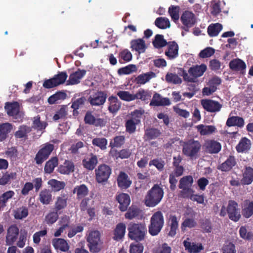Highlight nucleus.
<instances>
[{
    "instance_id": "nucleus-43",
    "label": "nucleus",
    "mask_w": 253,
    "mask_h": 253,
    "mask_svg": "<svg viewBox=\"0 0 253 253\" xmlns=\"http://www.w3.org/2000/svg\"><path fill=\"white\" fill-rule=\"evenodd\" d=\"M222 26L219 23H215L210 25L208 28V32L211 37L216 36L221 31Z\"/></svg>"
},
{
    "instance_id": "nucleus-54",
    "label": "nucleus",
    "mask_w": 253,
    "mask_h": 253,
    "mask_svg": "<svg viewBox=\"0 0 253 253\" xmlns=\"http://www.w3.org/2000/svg\"><path fill=\"white\" fill-rule=\"evenodd\" d=\"M137 68L135 65L130 64L118 70V73L120 75H128L136 72Z\"/></svg>"
},
{
    "instance_id": "nucleus-58",
    "label": "nucleus",
    "mask_w": 253,
    "mask_h": 253,
    "mask_svg": "<svg viewBox=\"0 0 253 253\" xmlns=\"http://www.w3.org/2000/svg\"><path fill=\"white\" fill-rule=\"evenodd\" d=\"M58 215L57 212H50L45 217L44 222L48 224H52L57 220Z\"/></svg>"
},
{
    "instance_id": "nucleus-16",
    "label": "nucleus",
    "mask_w": 253,
    "mask_h": 253,
    "mask_svg": "<svg viewBox=\"0 0 253 253\" xmlns=\"http://www.w3.org/2000/svg\"><path fill=\"white\" fill-rule=\"evenodd\" d=\"M182 24L186 27H191L196 23V17L194 13L189 11H184L180 17Z\"/></svg>"
},
{
    "instance_id": "nucleus-31",
    "label": "nucleus",
    "mask_w": 253,
    "mask_h": 253,
    "mask_svg": "<svg viewBox=\"0 0 253 253\" xmlns=\"http://www.w3.org/2000/svg\"><path fill=\"white\" fill-rule=\"evenodd\" d=\"M39 200L43 205H48L52 201L51 192L49 190L43 189L39 194Z\"/></svg>"
},
{
    "instance_id": "nucleus-46",
    "label": "nucleus",
    "mask_w": 253,
    "mask_h": 253,
    "mask_svg": "<svg viewBox=\"0 0 253 253\" xmlns=\"http://www.w3.org/2000/svg\"><path fill=\"white\" fill-rule=\"evenodd\" d=\"M58 165V160L56 158H52L47 161L44 167V171L46 173H51L55 167Z\"/></svg>"
},
{
    "instance_id": "nucleus-52",
    "label": "nucleus",
    "mask_w": 253,
    "mask_h": 253,
    "mask_svg": "<svg viewBox=\"0 0 253 253\" xmlns=\"http://www.w3.org/2000/svg\"><path fill=\"white\" fill-rule=\"evenodd\" d=\"M179 7L177 6L171 5L169 8V13L174 22H176L179 19Z\"/></svg>"
},
{
    "instance_id": "nucleus-59",
    "label": "nucleus",
    "mask_w": 253,
    "mask_h": 253,
    "mask_svg": "<svg viewBox=\"0 0 253 253\" xmlns=\"http://www.w3.org/2000/svg\"><path fill=\"white\" fill-rule=\"evenodd\" d=\"M160 133V131L157 129L150 128L146 130L145 136L148 139H153L158 137Z\"/></svg>"
},
{
    "instance_id": "nucleus-8",
    "label": "nucleus",
    "mask_w": 253,
    "mask_h": 253,
    "mask_svg": "<svg viewBox=\"0 0 253 253\" xmlns=\"http://www.w3.org/2000/svg\"><path fill=\"white\" fill-rule=\"evenodd\" d=\"M54 149L53 145L49 143L44 144L36 155L35 160L37 164H42L49 157Z\"/></svg>"
},
{
    "instance_id": "nucleus-4",
    "label": "nucleus",
    "mask_w": 253,
    "mask_h": 253,
    "mask_svg": "<svg viewBox=\"0 0 253 253\" xmlns=\"http://www.w3.org/2000/svg\"><path fill=\"white\" fill-rule=\"evenodd\" d=\"M182 146V153L185 156L191 159L197 158L201 147L199 142L194 140H189L183 142Z\"/></svg>"
},
{
    "instance_id": "nucleus-24",
    "label": "nucleus",
    "mask_w": 253,
    "mask_h": 253,
    "mask_svg": "<svg viewBox=\"0 0 253 253\" xmlns=\"http://www.w3.org/2000/svg\"><path fill=\"white\" fill-rule=\"evenodd\" d=\"M166 55L170 59L175 58L178 55V46L174 42L168 43V49L165 52Z\"/></svg>"
},
{
    "instance_id": "nucleus-28",
    "label": "nucleus",
    "mask_w": 253,
    "mask_h": 253,
    "mask_svg": "<svg viewBox=\"0 0 253 253\" xmlns=\"http://www.w3.org/2000/svg\"><path fill=\"white\" fill-rule=\"evenodd\" d=\"M253 181V169L249 167H246L243 173V178L241 180L242 184L245 185L250 184Z\"/></svg>"
},
{
    "instance_id": "nucleus-63",
    "label": "nucleus",
    "mask_w": 253,
    "mask_h": 253,
    "mask_svg": "<svg viewBox=\"0 0 253 253\" xmlns=\"http://www.w3.org/2000/svg\"><path fill=\"white\" fill-rule=\"evenodd\" d=\"M92 144L101 149L104 150L106 148L107 140L105 138H96L92 140Z\"/></svg>"
},
{
    "instance_id": "nucleus-42",
    "label": "nucleus",
    "mask_w": 253,
    "mask_h": 253,
    "mask_svg": "<svg viewBox=\"0 0 253 253\" xmlns=\"http://www.w3.org/2000/svg\"><path fill=\"white\" fill-rule=\"evenodd\" d=\"M155 25L160 29H165L170 26V22L166 17L157 18L155 21Z\"/></svg>"
},
{
    "instance_id": "nucleus-5",
    "label": "nucleus",
    "mask_w": 253,
    "mask_h": 253,
    "mask_svg": "<svg viewBox=\"0 0 253 253\" xmlns=\"http://www.w3.org/2000/svg\"><path fill=\"white\" fill-rule=\"evenodd\" d=\"M164 224V219L161 211L156 212L152 216L149 225V232L152 236H156L162 230Z\"/></svg>"
},
{
    "instance_id": "nucleus-25",
    "label": "nucleus",
    "mask_w": 253,
    "mask_h": 253,
    "mask_svg": "<svg viewBox=\"0 0 253 253\" xmlns=\"http://www.w3.org/2000/svg\"><path fill=\"white\" fill-rule=\"evenodd\" d=\"M189 239L185 240L183 242L185 250L190 253H198L203 250V247L201 244L191 243Z\"/></svg>"
},
{
    "instance_id": "nucleus-53",
    "label": "nucleus",
    "mask_w": 253,
    "mask_h": 253,
    "mask_svg": "<svg viewBox=\"0 0 253 253\" xmlns=\"http://www.w3.org/2000/svg\"><path fill=\"white\" fill-rule=\"evenodd\" d=\"M153 44L156 48H161L165 46L167 42L164 39L163 36L161 35H157L155 36V40L153 42Z\"/></svg>"
},
{
    "instance_id": "nucleus-64",
    "label": "nucleus",
    "mask_w": 253,
    "mask_h": 253,
    "mask_svg": "<svg viewBox=\"0 0 253 253\" xmlns=\"http://www.w3.org/2000/svg\"><path fill=\"white\" fill-rule=\"evenodd\" d=\"M47 233V231L46 229L36 232L33 236L34 243L39 244L41 240V238L46 236Z\"/></svg>"
},
{
    "instance_id": "nucleus-26",
    "label": "nucleus",
    "mask_w": 253,
    "mask_h": 253,
    "mask_svg": "<svg viewBox=\"0 0 253 253\" xmlns=\"http://www.w3.org/2000/svg\"><path fill=\"white\" fill-rule=\"evenodd\" d=\"M126 225L124 223H120L116 225L114 232L113 239L116 241L122 240L126 233Z\"/></svg>"
},
{
    "instance_id": "nucleus-23",
    "label": "nucleus",
    "mask_w": 253,
    "mask_h": 253,
    "mask_svg": "<svg viewBox=\"0 0 253 253\" xmlns=\"http://www.w3.org/2000/svg\"><path fill=\"white\" fill-rule=\"evenodd\" d=\"M130 44L131 48L139 54L144 53L147 48L145 41L141 39L132 40Z\"/></svg>"
},
{
    "instance_id": "nucleus-7",
    "label": "nucleus",
    "mask_w": 253,
    "mask_h": 253,
    "mask_svg": "<svg viewBox=\"0 0 253 253\" xmlns=\"http://www.w3.org/2000/svg\"><path fill=\"white\" fill-rule=\"evenodd\" d=\"M67 77L66 73L60 72L52 78L45 80L43 84V86L46 88H50L58 86L64 83Z\"/></svg>"
},
{
    "instance_id": "nucleus-21",
    "label": "nucleus",
    "mask_w": 253,
    "mask_h": 253,
    "mask_svg": "<svg viewBox=\"0 0 253 253\" xmlns=\"http://www.w3.org/2000/svg\"><path fill=\"white\" fill-rule=\"evenodd\" d=\"M170 102L169 98L162 97L159 94L156 93L153 96L150 103V106H166L169 105Z\"/></svg>"
},
{
    "instance_id": "nucleus-1",
    "label": "nucleus",
    "mask_w": 253,
    "mask_h": 253,
    "mask_svg": "<svg viewBox=\"0 0 253 253\" xmlns=\"http://www.w3.org/2000/svg\"><path fill=\"white\" fill-rule=\"evenodd\" d=\"M164 196L163 189L158 185H155L147 192L145 198V203L147 207H154L162 200Z\"/></svg>"
},
{
    "instance_id": "nucleus-56",
    "label": "nucleus",
    "mask_w": 253,
    "mask_h": 253,
    "mask_svg": "<svg viewBox=\"0 0 253 253\" xmlns=\"http://www.w3.org/2000/svg\"><path fill=\"white\" fill-rule=\"evenodd\" d=\"M135 100L140 99L144 101L150 98L151 94L150 93L144 89L139 90L136 94H134Z\"/></svg>"
},
{
    "instance_id": "nucleus-36",
    "label": "nucleus",
    "mask_w": 253,
    "mask_h": 253,
    "mask_svg": "<svg viewBox=\"0 0 253 253\" xmlns=\"http://www.w3.org/2000/svg\"><path fill=\"white\" fill-rule=\"evenodd\" d=\"M74 164L69 161H66L59 168V172L62 174H69L74 170Z\"/></svg>"
},
{
    "instance_id": "nucleus-33",
    "label": "nucleus",
    "mask_w": 253,
    "mask_h": 253,
    "mask_svg": "<svg viewBox=\"0 0 253 253\" xmlns=\"http://www.w3.org/2000/svg\"><path fill=\"white\" fill-rule=\"evenodd\" d=\"M179 221L177 217L174 215L170 216L169 217V226L170 230L169 232V235L170 237H174L176 234L178 228Z\"/></svg>"
},
{
    "instance_id": "nucleus-27",
    "label": "nucleus",
    "mask_w": 253,
    "mask_h": 253,
    "mask_svg": "<svg viewBox=\"0 0 253 253\" xmlns=\"http://www.w3.org/2000/svg\"><path fill=\"white\" fill-rule=\"evenodd\" d=\"M251 147V141L246 137H244L240 140L236 149L238 152L245 153L248 151Z\"/></svg>"
},
{
    "instance_id": "nucleus-41",
    "label": "nucleus",
    "mask_w": 253,
    "mask_h": 253,
    "mask_svg": "<svg viewBox=\"0 0 253 253\" xmlns=\"http://www.w3.org/2000/svg\"><path fill=\"white\" fill-rule=\"evenodd\" d=\"M117 94L123 101L130 102L135 100L134 94L128 91L120 90L117 92Z\"/></svg>"
},
{
    "instance_id": "nucleus-6",
    "label": "nucleus",
    "mask_w": 253,
    "mask_h": 253,
    "mask_svg": "<svg viewBox=\"0 0 253 253\" xmlns=\"http://www.w3.org/2000/svg\"><path fill=\"white\" fill-rule=\"evenodd\" d=\"M87 241L90 251L93 253H97L100 250L102 242L100 240V234L97 230H92L89 232Z\"/></svg>"
},
{
    "instance_id": "nucleus-48",
    "label": "nucleus",
    "mask_w": 253,
    "mask_h": 253,
    "mask_svg": "<svg viewBox=\"0 0 253 253\" xmlns=\"http://www.w3.org/2000/svg\"><path fill=\"white\" fill-rule=\"evenodd\" d=\"M97 163V159L95 156H92L91 158L83 161L84 167L88 169H93Z\"/></svg>"
},
{
    "instance_id": "nucleus-61",
    "label": "nucleus",
    "mask_w": 253,
    "mask_h": 253,
    "mask_svg": "<svg viewBox=\"0 0 253 253\" xmlns=\"http://www.w3.org/2000/svg\"><path fill=\"white\" fill-rule=\"evenodd\" d=\"M67 205V198L65 196H59L57 198L55 204V208L57 210L64 209Z\"/></svg>"
},
{
    "instance_id": "nucleus-11",
    "label": "nucleus",
    "mask_w": 253,
    "mask_h": 253,
    "mask_svg": "<svg viewBox=\"0 0 253 253\" xmlns=\"http://www.w3.org/2000/svg\"><path fill=\"white\" fill-rule=\"evenodd\" d=\"M5 109L7 114L13 117L14 119L21 118L22 113L20 111V106L17 102L6 103Z\"/></svg>"
},
{
    "instance_id": "nucleus-14",
    "label": "nucleus",
    "mask_w": 253,
    "mask_h": 253,
    "mask_svg": "<svg viewBox=\"0 0 253 253\" xmlns=\"http://www.w3.org/2000/svg\"><path fill=\"white\" fill-rule=\"evenodd\" d=\"M116 199L119 203V209L122 211H126L130 203L129 196L126 193H119L116 196Z\"/></svg>"
},
{
    "instance_id": "nucleus-38",
    "label": "nucleus",
    "mask_w": 253,
    "mask_h": 253,
    "mask_svg": "<svg viewBox=\"0 0 253 253\" xmlns=\"http://www.w3.org/2000/svg\"><path fill=\"white\" fill-rule=\"evenodd\" d=\"M154 77H155V74L152 72H150L139 75L136 78V81L137 84H143Z\"/></svg>"
},
{
    "instance_id": "nucleus-57",
    "label": "nucleus",
    "mask_w": 253,
    "mask_h": 253,
    "mask_svg": "<svg viewBox=\"0 0 253 253\" xmlns=\"http://www.w3.org/2000/svg\"><path fill=\"white\" fill-rule=\"evenodd\" d=\"M239 234L240 237L245 240H250L253 238V233L249 231L246 227L242 226L239 229Z\"/></svg>"
},
{
    "instance_id": "nucleus-62",
    "label": "nucleus",
    "mask_w": 253,
    "mask_h": 253,
    "mask_svg": "<svg viewBox=\"0 0 253 253\" xmlns=\"http://www.w3.org/2000/svg\"><path fill=\"white\" fill-rule=\"evenodd\" d=\"M67 115V110L65 106H62L54 115L53 119L54 121L64 119Z\"/></svg>"
},
{
    "instance_id": "nucleus-13",
    "label": "nucleus",
    "mask_w": 253,
    "mask_h": 253,
    "mask_svg": "<svg viewBox=\"0 0 253 253\" xmlns=\"http://www.w3.org/2000/svg\"><path fill=\"white\" fill-rule=\"evenodd\" d=\"M19 234L18 227L14 225H11L7 230L5 238L6 245H12L16 241Z\"/></svg>"
},
{
    "instance_id": "nucleus-34",
    "label": "nucleus",
    "mask_w": 253,
    "mask_h": 253,
    "mask_svg": "<svg viewBox=\"0 0 253 253\" xmlns=\"http://www.w3.org/2000/svg\"><path fill=\"white\" fill-rule=\"evenodd\" d=\"M73 193L76 194L78 199L84 198L88 193V189L84 184L76 186L73 189Z\"/></svg>"
},
{
    "instance_id": "nucleus-51",
    "label": "nucleus",
    "mask_w": 253,
    "mask_h": 253,
    "mask_svg": "<svg viewBox=\"0 0 253 253\" xmlns=\"http://www.w3.org/2000/svg\"><path fill=\"white\" fill-rule=\"evenodd\" d=\"M196 222L192 218H187L185 219L182 223L181 229L182 232H185L187 228H192L196 226Z\"/></svg>"
},
{
    "instance_id": "nucleus-55",
    "label": "nucleus",
    "mask_w": 253,
    "mask_h": 253,
    "mask_svg": "<svg viewBox=\"0 0 253 253\" xmlns=\"http://www.w3.org/2000/svg\"><path fill=\"white\" fill-rule=\"evenodd\" d=\"M47 126V123L45 122H42L39 117L37 116L34 118L33 122V127L38 130H42L44 129Z\"/></svg>"
},
{
    "instance_id": "nucleus-12",
    "label": "nucleus",
    "mask_w": 253,
    "mask_h": 253,
    "mask_svg": "<svg viewBox=\"0 0 253 253\" xmlns=\"http://www.w3.org/2000/svg\"><path fill=\"white\" fill-rule=\"evenodd\" d=\"M227 211L230 219L234 221L239 220L241 217V214L236 202L233 201H230L228 203Z\"/></svg>"
},
{
    "instance_id": "nucleus-10",
    "label": "nucleus",
    "mask_w": 253,
    "mask_h": 253,
    "mask_svg": "<svg viewBox=\"0 0 253 253\" xmlns=\"http://www.w3.org/2000/svg\"><path fill=\"white\" fill-rule=\"evenodd\" d=\"M201 102L204 109L210 113L219 112L222 107L218 102L211 99H202Z\"/></svg>"
},
{
    "instance_id": "nucleus-44",
    "label": "nucleus",
    "mask_w": 253,
    "mask_h": 253,
    "mask_svg": "<svg viewBox=\"0 0 253 253\" xmlns=\"http://www.w3.org/2000/svg\"><path fill=\"white\" fill-rule=\"evenodd\" d=\"M48 184L50 186L53 191H59L63 189L65 186V183L63 181H58L52 179L48 181Z\"/></svg>"
},
{
    "instance_id": "nucleus-47",
    "label": "nucleus",
    "mask_w": 253,
    "mask_h": 253,
    "mask_svg": "<svg viewBox=\"0 0 253 253\" xmlns=\"http://www.w3.org/2000/svg\"><path fill=\"white\" fill-rule=\"evenodd\" d=\"M140 120H134L133 119L128 120L126 123V130L129 133H133L136 129V126L139 124Z\"/></svg>"
},
{
    "instance_id": "nucleus-17",
    "label": "nucleus",
    "mask_w": 253,
    "mask_h": 253,
    "mask_svg": "<svg viewBox=\"0 0 253 253\" xmlns=\"http://www.w3.org/2000/svg\"><path fill=\"white\" fill-rule=\"evenodd\" d=\"M85 74L86 71L84 70H78L71 74L67 81V84L74 85L79 84Z\"/></svg>"
},
{
    "instance_id": "nucleus-9",
    "label": "nucleus",
    "mask_w": 253,
    "mask_h": 253,
    "mask_svg": "<svg viewBox=\"0 0 253 253\" xmlns=\"http://www.w3.org/2000/svg\"><path fill=\"white\" fill-rule=\"evenodd\" d=\"M95 172L96 181L101 183L108 180L111 173V169L108 166L103 164L100 165Z\"/></svg>"
},
{
    "instance_id": "nucleus-30",
    "label": "nucleus",
    "mask_w": 253,
    "mask_h": 253,
    "mask_svg": "<svg viewBox=\"0 0 253 253\" xmlns=\"http://www.w3.org/2000/svg\"><path fill=\"white\" fill-rule=\"evenodd\" d=\"M236 165L234 157H229L225 162L218 166V169L223 171H228Z\"/></svg>"
},
{
    "instance_id": "nucleus-60",
    "label": "nucleus",
    "mask_w": 253,
    "mask_h": 253,
    "mask_svg": "<svg viewBox=\"0 0 253 253\" xmlns=\"http://www.w3.org/2000/svg\"><path fill=\"white\" fill-rule=\"evenodd\" d=\"M31 129L30 127L25 126H21L19 129L15 133V136L17 138H22L26 135V134L31 131Z\"/></svg>"
},
{
    "instance_id": "nucleus-39",
    "label": "nucleus",
    "mask_w": 253,
    "mask_h": 253,
    "mask_svg": "<svg viewBox=\"0 0 253 253\" xmlns=\"http://www.w3.org/2000/svg\"><path fill=\"white\" fill-rule=\"evenodd\" d=\"M243 215L246 218H249L253 214V202L245 201L244 203Z\"/></svg>"
},
{
    "instance_id": "nucleus-2",
    "label": "nucleus",
    "mask_w": 253,
    "mask_h": 253,
    "mask_svg": "<svg viewBox=\"0 0 253 253\" xmlns=\"http://www.w3.org/2000/svg\"><path fill=\"white\" fill-rule=\"evenodd\" d=\"M127 230L128 237L136 242L142 241L147 232L146 225L143 223H130Z\"/></svg>"
},
{
    "instance_id": "nucleus-19",
    "label": "nucleus",
    "mask_w": 253,
    "mask_h": 253,
    "mask_svg": "<svg viewBox=\"0 0 253 253\" xmlns=\"http://www.w3.org/2000/svg\"><path fill=\"white\" fill-rule=\"evenodd\" d=\"M108 103V109L109 112L112 114H116L121 107V102L115 96H111L109 97Z\"/></svg>"
},
{
    "instance_id": "nucleus-3",
    "label": "nucleus",
    "mask_w": 253,
    "mask_h": 253,
    "mask_svg": "<svg viewBox=\"0 0 253 253\" xmlns=\"http://www.w3.org/2000/svg\"><path fill=\"white\" fill-rule=\"evenodd\" d=\"M205 64L193 66L188 69V73L183 71L182 76L184 81L189 83H195L197 79L201 77L207 70Z\"/></svg>"
},
{
    "instance_id": "nucleus-50",
    "label": "nucleus",
    "mask_w": 253,
    "mask_h": 253,
    "mask_svg": "<svg viewBox=\"0 0 253 253\" xmlns=\"http://www.w3.org/2000/svg\"><path fill=\"white\" fill-rule=\"evenodd\" d=\"M193 183V178L192 176L188 175L186 176L179 181V188H188L191 187Z\"/></svg>"
},
{
    "instance_id": "nucleus-49",
    "label": "nucleus",
    "mask_w": 253,
    "mask_h": 253,
    "mask_svg": "<svg viewBox=\"0 0 253 253\" xmlns=\"http://www.w3.org/2000/svg\"><path fill=\"white\" fill-rule=\"evenodd\" d=\"M66 97V94L63 92H58L51 95L48 99V102L50 104L57 103L59 100H63Z\"/></svg>"
},
{
    "instance_id": "nucleus-37",
    "label": "nucleus",
    "mask_w": 253,
    "mask_h": 253,
    "mask_svg": "<svg viewBox=\"0 0 253 253\" xmlns=\"http://www.w3.org/2000/svg\"><path fill=\"white\" fill-rule=\"evenodd\" d=\"M226 125L228 126H238L242 127L244 125V120L239 117H229L226 121Z\"/></svg>"
},
{
    "instance_id": "nucleus-40",
    "label": "nucleus",
    "mask_w": 253,
    "mask_h": 253,
    "mask_svg": "<svg viewBox=\"0 0 253 253\" xmlns=\"http://www.w3.org/2000/svg\"><path fill=\"white\" fill-rule=\"evenodd\" d=\"M29 211L28 208L22 206L17 208L14 212V216L15 219H22L26 218L28 215Z\"/></svg>"
},
{
    "instance_id": "nucleus-29",
    "label": "nucleus",
    "mask_w": 253,
    "mask_h": 253,
    "mask_svg": "<svg viewBox=\"0 0 253 253\" xmlns=\"http://www.w3.org/2000/svg\"><path fill=\"white\" fill-rule=\"evenodd\" d=\"M198 131L202 135H210L216 130V127L214 126H207L199 125L196 126Z\"/></svg>"
},
{
    "instance_id": "nucleus-15",
    "label": "nucleus",
    "mask_w": 253,
    "mask_h": 253,
    "mask_svg": "<svg viewBox=\"0 0 253 253\" xmlns=\"http://www.w3.org/2000/svg\"><path fill=\"white\" fill-rule=\"evenodd\" d=\"M205 151L209 153H217L221 148L220 144L214 140H207L203 146Z\"/></svg>"
},
{
    "instance_id": "nucleus-35",
    "label": "nucleus",
    "mask_w": 253,
    "mask_h": 253,
    "mask_svg": "<svg viewBox=\"0 0 253 253\" xmlns=\"http://www.w3.org/2000/svg\"><path fill=\"white\" fill-rule=\"evenodd\" d=\"M229 65L231 69L237 71L242 72L246 68L245 62L239 59H236L231 61Z\"/></svg>"
},
{
    "instance_id": "nucleus-45",
    "label": "nucleus",
    "mask_w": 253,
    "mask_h": 253,
    "mask_svg": "<svg viewBox=\"0 0 253 253\" xmlns=\"http://www.w3.org/2000/svg\"><path fill=\"white\" fill-rule=\"evenodd\" d=\"M166 80L167 82L173 84H180L182 79L177 74L172 73H168L166 76Z\"/></svg>"
},
{
    "instance_id": "nucleus-20",
    "label": "nucleus",
    "mask_w": 253,
    "mask_h": 253,
    "mask_svg": "<svg viewBox=\"0 0 253 253\" xmlns=\"http://www.w3.org/2000/svg\"><path fill=\"white\" fill-rule=\"evenodd\" d=\"M106 97L102 92H98L89 97L88 100L92 105L99 106L104 103Z\"/></svg>"
},
{
    "instance_id": "nucleus-22",
    "label": "nucleus",
    "mask_w": 253,
    "mask_h": 253,
    "mask_svg": "<svg viewBox=\"0 0 253 253\" xmlns=\"http://www.w3.org/2000/svg\"><path fill=\"white\" fill-rule=\"evenodd\" d=\"M117 182L119 187L121 189H126L131 184V181L127 174L122 171L119 173L118 176Z\"/></svg>"
},
{
    "instance_id": "nucleus-32",
    "label": "nucleus",
    "mask_w": 253,
    "mask_h": 253,
    "mask_svg": "<svg viewBox=\"0 0 253 253\" xmlns=\"http://www.w3.org/2000/svg\"><path fill=\"white\" fill-rule=\"evenodd\" d=\"M12 128L11 125L6 123L0 124V142L5 140L8 134L11 131Z\"/></svg>"
},
{
    "instance_id": "nucleus-18",
    "label": "nucleus",
    "mask_w": 253,
    "mask_h": 253,
    "mask_svg": "<svg viewBox=\"0 0 253 253\" xmlns=\"http://www.w3.org/2000/svg\"><path fill=\"white\" fill-rule=\"evenodd\" d=\"M52 245L55 250L66 252L69 249V245L66 240L62 238H54L52 240Z\"/></svg>"
}]
</instances>
